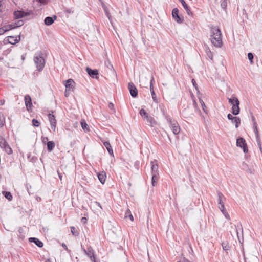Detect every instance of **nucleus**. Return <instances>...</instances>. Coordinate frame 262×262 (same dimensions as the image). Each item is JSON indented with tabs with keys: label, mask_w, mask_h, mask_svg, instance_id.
Wrapping results in <instances>:
<instances>
[{
	"label": "nucleus",
	"mask_w": 262,
	"mask_h": 262,
	"mask_svg": "<svg viewBox=\"0 0 262 262\" xmlns=\"http://www.w3.org/2000/svg\"><path fill=\"white\" fill-rule=\"evenodd\" d=\"M210 39L212 44L216 47H221L222 45V33L220 29L216 26L210 27Z\"/></svg>",
	"instance_id": "1"
},
{
	"label": "nucleus",
	"mask_w": 262,
	"mask_h": 262,
	"mask_svg": "<svg viewBox=\"0 0 262 262\" xmlns=\"http://www.w3.org/2000/svg\"><path fill=\"white\" fill-rule=\"evenodd\" d=\"M34 61L36 64L37 70L42 71L45 64V60L43 57V54L41 51L36 52L34 56Z\"/></svg>",
	"instance_id": "2"
},
{
	"label": "nucleus",
	"mask_w": 262,
	"mask_h": 262,
	"mask_svg": "<svg viewBox=\"0 0 262 262\" xmlns=\"http://www.w3.org/2000/svg\"><path fill=\"white\" fill-rule=\"evenodd\" d=\"M102 73L110 77H116V73L114 69L113 66L108 60L105 61L104 67L102 71Z\"/></svg>",
	"instance_id": "3"
},
{
	"label": "nucleus",
	"mask_w": 262,
	"mask_h": 262,
	"mask_svg": "<svg viewBox=\"0 0 262 262\" xmlns=\"http://www.w3.org/2000/svg\"><path fill=\"white\" fill-rule=\"evenodd\" d=\"M229 103L232 105V113L236 115L239 113L240 108L239 107V101L234 96H232L231 98H228Z\"/></svg>",
	"instance_id": "4"
},
{
	"label": "nucleus",
	"mask_w": 262,
	"mask_h": 262,
	"mask_svg": "<svg viewBox=\"0 0 262 262\" xmlns=\"http://www.w3.org/2000/svg\"><path fill=\"white\" fill-rule=\"evenodd\" d=\"M236 145L242 148L244 153L248 152V149L245 140L242 137L238 138L236 140Z\"/></svg>",
	"instance_id": "5"
},
{
	"label": "nucleus",
	"mask_w": 262,
	"mask_h": 262,
	"mask_svg": "<svg viewBox=\"0 0 262 262\" xmlns=\"http://www.w3.org/2000/svg\"><path fill=\"white\" fill-rule=\"evenodd\" d=\"M89 75L92 78L96 80L99 79V72L97 69H92L89 67H86L85 69Z\"/></svg>",
	"instance_id": "6"
},
{
	"label": "nucleus",
	"mask_w": 262,
	"mask_h": 262,
	"mask_svg": "<svg viewBox=\"0 0 262 262\" xmlns=\"http://www.w3.org/2000/svg\"><path fill=\"white\" fill-rule=\"evenodd\" d=\"M14 19H18L21 18H23L25 16H27L30 15L29 12H26L22 10H17L14 12Z\"/></svg>",
	"instance_id": "7"
},
{
	"label": "nucleus",
	"mask_w": 262,
	"mask_h": 262,
	"mask_svg": "<svg viewBox=\"0 0 262 262\" xmlns=\"http://www.w3.org/2000/svg\"><path fill=\"white\" fill-rule=\"evenodd\" d=\"M172 15L173 19L178 23L181 24L183 21V17H181L179 15V10L177 8H174L172 11Z\"/></svg>",
	"instance_id": "8"
},
{
	"label": "nucleus",
	"mask_w": 262,
	"mask_h": 262,
	"mask_svg": "<svg viewBox=\"0 0 262 262\" xmlns=\"http://www.w3.org/2000/svg\"><path fill=\"white\" fill-rule=\"evenodd\" d=\"M48 119L50 121V125L53 132H55L56 128V120L54 115L49 114L48 115Z\"/></svg>",
	"instance_id": "9"
},
{
	"label": "nucleus",
	"mask_w": 262,
	"mask_h": 262,
	"mask_svg": "<svg viewBox=\"0 0 262 262\" xmlns=\"http://www.w3.org/2000/svg\"><path fill=\"white\" fill-rule=\"evenodd\" d=\"M75 83H66L65 86H66V91L64 92V96L66 97H68L69 96L70 93L71 92L73 91L74 88H75Z\"/></svg>",
	"instance_id": "10"
},
{
	"label": "nucleus",
	"mask_w": 262,
	"mask_h": 262,
	"mask_svg": "<svg viewBox=\"0 0 262 262\" xmlns=\"http://www.w3.org/2000/svg\"><path fill=\"white\" fill-rule=\"evenodd\" d=\"M128 88L132 97L134 98L136 97L138 95V90L134 85V83H128Z\"/></svg>",
	"instance_id": "11"
},
{
	"label": "nucleus",
	"mask_w": 262,
	"mask_h": 262,
	"mask_svg": "<svg viewBox=\"0 0 262 262\" xmlns=\"http://www.w3.org/2000/svg\"><path fill=\"white\" fill-rule=\"evenodd\" d=\"M25 103L28 111H31L32 103L31 97L27 95L25 96Z\"/></svg>",
	"instance_id": "12"
},
{
	"label": "nucleus",
	"mask_w": 262,
	"mask_h": 262,
	"mask_svg": "<svg viewBox=\"0 0 262 262\" xmlns=\"http://www.w3.org/2000/svg\"><path fill=\"white\" fill-rule=\"evenodd\" d=\"M84 251L85 253L87 255V256L90 258L91 261L93 262H96L95 257L94 255V252L92 248H88L86 250H84Z\"/></svg>",
	"instance_id": "13"
},
{
	"label": "nucleus",
	"mask_w": 262,
	"mask_h": 262,
	"mask_svg": "<svg viewBox=\"0 0 262 262\" xmlns=\"http://www.w3.org/2000/svg\"><path fill=\"white\" fill-rule=\"evenodd\" d=\"M145 120L146 121V124L151 127H156L157 125V121L154 118L150 115H148L147 117L146 118Z\"/></svg>",
	"instance_id": "14"
},
{
	"label": "nucleus",
	"mask_w": 262,
	"mask_h": 262,
	"mask_svg": "<svg viewBox=\"0 0 262 262\" xmlns=\"http://www.w3.org/2000/svg\"><path fill=\"white\" fill-rule=\"evenodd\" d=\"M20 40V36L14 37V36H9L7 40L5 39V41H8L9 43L14 45L18 43Z\"/></svg>",
	"instance_id": "15"
},
{
	"label": "nucleus",
	"mask_w": 262,
	"mask_h": 262,
	"mask_svg": "<svg viewBox=\"0 0 262 262\" xmlns=\"http://www.w3.org/2000/svg\"><path fill=\"white\" fill-rule=\"evenodd\" d=\"M151 174L152 176H158V165L157 163H155V162H151Z\"/></svg>",
	"instance_id": "16"
},
{
	"label": "nucleus",
	"mask_w": 262,
	"mask_h": 262,
	"mask_svg": "<svg viewBox=\"0 0 262 262\" xmlns=\"http://www.w3.org/2000/svg\"><path fill=\"white\" fill-rule=\"evenodd\" d=\"M57 18V17L56 15H53L52 17L48 16L45 18L44 23L45 25L49 26L52 25Z\"/></svg>",
	"instance_id": "17"
},
{
	"label": "nucleus",
	"mask_w": 262,
	"mask_h": 262,
	"mask_svg": "<svg viewBox=\"0 0 262 262\" xmlns=\"http://www.w3.org/2000/svg\"><path fill=\"white\" fill-rule=\"evenodd\" d=\"M167 121L169 123V126L170 128L174 127L175 126H179V125L177 121L172 119L169 116H166Z\"/></svg>",
	"instance_id": "18"
},
{
	"label": "nucleus",
	"mask_w": 262,
	"mask_h": 262,
	"mask_svg": "<svg viewBox=\"0 0 262 262\" xmlns=\"http://www.w3.org/2000/svg\"><path fill=\"white\" fill-rule=\"evenodd\" d=\"M97 177L102 184H104L106 178V174L104 171H102L97 173Z\"/></svg>",
	"instance_id": "19"
},
{
	"label": "nucleus",
	"mask_w": 262,
	"mask_h": 262,
	"mask_svg": "<svg viewBox=\"0 0 262 262\" xmlns=\"http://www.w3.org/2000/svg\"><path fill=\"white\" fill-rule=\"evenodd\" d=\"M29 242L34 243L38 247H42L43 243L39 239L35 237H30L29 239Z\"/></svg>",
	"instance_id": "20"
},
{
	"label": "nucleus",
	"mask_w": 262,
	"mask_h": 262,
	"mask_svg": "<svg viewBox=\"0 0 262 262\" xmlns=\"http://www.w3.org/2000/svg\"><path fill=\"white\" fill-rule=\"evenodd\" d=\"M179 1H181L182 5L183 6L184 8L185 9L187 14L189 16H192L193 14H192V12L191 11L189 7L188 6L187 4L185 2V1L184 0H179Z\"/></svg>",
	"instance_id": "21"
},
{
	"label": "nucleus",
	"mask_w": 262,
	"mask_h": 262,
	"mask_svg": "<svg viewBox=\"0 0 262 262\" xmlns=\"http://www.w3.org/2000/svg\"><path fill=\"white\" fill-rule=\"evenodd\" d=\"M252 120L253 121V129H254V132L255 134L256 140H257V139L258 140L260 138V136L258 134V129H257V123H256V121H255V119L253 117H252Z\"/></svg>",
	"instance_id": "22"
},
{
	"label": "nucleus",
	"mask_w": 262,
	"mask_h": 262,
	"mask_svg": "<svg viewBox=\"0 0 262 262\" xmlns=\"http://www.w3.org/2000/svg\"><path fill=\"white\" fill-rule=\"evenodd\" d=\"M103 145L105 147V148H106V149H107V151L108 152V153L111 155L114 156L113 151V149L112 148V147H111V145L110 142H108V141L103 142Z\"/></svg>",
	"instance_id": "23"
},
{
	"label": "nucleus",
	"mask_w": 262,
	"mask_h": 262,
	"mask_svg": "<svg viewBox=\"0 0 262 262\" xmlns=\"http://www.w3.org/2000/svg\"><path fill=\"white\" fill-rule=\"evenodd\" d=\"M217 195H218V204L219 205L224 204V202L225 201L226 198L220 192H218Z\"/></svg>",
	"instance_id": "24"
},
{
	"label": "nucleus",
	"mask_w": 262,
	"mask_h": 262,
	"mask_svg": "<svg viewBox=\"0 0 262 262\" xmlns=\"http://www.w3.org/2000/svg\"><path fill=\"white\" fill-rule=\"evenodd\" d=\"M55 147V143L53 141H49L47 143V148L49 151L53 150Z\"/></svg>",
	"instance_id": "25"
},
{
	"label": "nucleus",
	"mask_w": 262,
	"mask_h": 262,
	"mask_svg": "<svg viewBox=\"0 0 262 262\" xmlns=\"http://www.w3.org/2000/svg\"><path fill=\"white\" fill-rule=\"evenodd\" d=\"M139 113L144 120H145L146 118H147V116H148V114L143 108H142L140 110Z\"/></svg>",
	"instance_id": "26"
},
{
	"label": "nucleus",
	"mask_w": 262,
	"mask_h": 262,
	"mask_svg": "<svg viewBox=\"0 0 262 262\" xmlns=\"http://www.w3.org/2000/svg\"><path fill=\"white\" fill-rule=\"evenodd\" d=\"M232 122L234 124H235V127L237 128L238 127L239 125L241 123V120L239 118L237 117H235L232 120Z\"/></svg>",
	"instance_id": "27"
},
{
	"label": "nucleus",
	"mask_w": 262,
	"mask_h": 262,
	"mask_svg": "<svg viewBox=\"0 0 262 262\" xmlns=\"http://www.w3.org/2000/svg\"><path fill=\"white\" fill-rule=\"evenodd\" d=\"M242 167L244 170L247 171L249 173H252V169L249 168L248 165L245 162H243L242 163Z\"/></svg>",
	"instance_id": "28"
},
{
	"label": "nucleus",
	"mask_w": 262,
	"mask_h": 262,
	"mask_svg": "<svg viewBox=\"0 0 262 262\" xmlns=\"http://www.w3.org/2000/svg\"><path fill=\"white\" fill-rule=\"evenodd\" d=\"M150 91L151 92L154 101H156V94L154 90L153 83H150Z\"/></svg>",
	"instance_id": "29"
},
{
	"label": "nucleus",
	"mask_w": 262,
	"mask_h": 262,
	"mask_svg": "<svg viewBox=\"0 0 262 262\" xmlns=\"http://www.w3.org/2000/svg\"><path fill=\"white\" fill-rule=\"evenodd\" d=\"M3 194L5 197L9 201H11L12 199V195L11 193L8 191H3Z\"/></svg>",
	"instance_id": "30"
},
{
	"label": "nucleus",
	"mask_w": 262,
	"mask_h": 262,
	"mask_svg": "<svg viewBox=\"0 0 262 262\" xmlns=\"http://www.w3.org/2000/svg\"><path fill=\"white\" fill-rule=\"evenodd\" d=\"M5 26L6 27L7 31L16 28L14 22L12 23L11 24L5 25Z\"/></svg>",
	"instance_id": "31"
},
{
	"label": "nucleus",
	"mask_w": 262,
	"mask_h": 262,
	"mask_svg": "<svg viewBox=\"0 0 262 262\" xmlns=\"http://www.w3.org/2000/svg\"><path fill=\"white\" fill-rule=\"evenodd\" d=\"M15 28H18L24 25V21L23 20H17L14 22Z\"/></svg>",
	"instance_id": "32"
},
{
	"label": "nucleus",
	"mask_w": 262,
	"mask_h": 262,
	"mask_svg": "<svg viewBox=\"0 0 262 262\" xmlns=\"http://www.w3.org/2000/svg\"><path fill=\"white\" fill-rule=\"evenodd\" d=\"M5 152L8 154H11L12 153V150L10 146L7 144L5 147L3 148Z\"/></svg>",
	"instance_id": "33"
},
{
	"label": "nucleus",
	"mask_w": 262,
	"mask_h": 262,
	"mask_svg": "<svg viewBox=\"0 0 262 262\" xmlns=\"http://www.w3.org/2000/svg\"><path fill=\"white\" fill-rule=\"evenodd\" d=\"M173 133L174 135H178L179 134L180 132V126H175L174 127L171 128Z\"/></svg>",
	"instance_id": "34"
},
{
	"label": "nucleus",
	"mask_w": 262,
	"mask_h": 262,
	"mask_svg": "<svg viewBox=\"0 0 262 262\" xmlns=\"http://www.w3.org/2000/svg\"><path fill=\"white\" fill-rule=\"evenodd\" d=\"M221 6L224 10H225L227 6V0H221Z\"/></svg>",
	"instance_id": "35"
},
{
	"label": "nucleus",
	"mask_w": 262,
	"mask_h": 262,
	"mask_svg": "<svg viewBox=\"0 0 262 262\" xmlns=\"http://www.w3.org/2000/svg\"><path fill=\"white\" fill-rule=\"evenodd\" d=\"M206 53L207 54L208 57L212 60L213 58V55H212V53H211V51L210 50V49L208 48H206Z\"/></svg>",
	"instance_id": "36"
},
{
	"label": "nucleus",
	"mask_w": 262,
	"mask_h": 262,
	"mask_svg": "<svg viewBox=\"0 0 262 262\" xmlns=\"http://www.w3.org/2000/svg\"><path fill=\"white\" fill-rule=\"evenodd\" d=\"M158 180V176H152L151 178V184L153 186H155L156 185V181Z\"/></svg>",
	"instance_id": "37"
},
{
	"label": "nucleus",
	"mask_w": 262,
	"mask_h": 262,
	"mask_svg": "<svg viewBox=\"0 0 262 262\" xmlns=\"http://www.w3.org/2000/svg\"><path fill=\"white\" fill-rule=\"evenodd\" d=\"M81 125L82 129L84 130H88V124L86 123V122L84 121H82L81 122Z\"/></svg>",
	"instance_id": "38"
},
{
	"label": "nucleus",
	"mask_w": 262,
	"mask_h": 262,
	"mask_svg": "<svg viewBox=\"0 0 262 262\" xmlns=\"http://www.w3.org/2000/svg\"><path fill=\"white\" fill-rule=\"evenodd\" d=\"M71 231L72 234L74 236H77L78 234L77 230L74 227H71Z\"/></svg>",
	"instance_id": "39"
},
{
	"label": "nucleus",
	"mask_w": 262,
	"mask_h": 262,
	"mask_svg": "<svg viewBox=\"0 0 262 262\" xmlns=\"http://www.w3.org/2000/svg\"><path fill=\"white\" fill-rule=\"evenodd\" d=\"M219 208L220 210L222 212L223 214H227V212L225 210L224 204L219 205Z\"/></svg>",
	"instance_id": "40"
},
{
	"label": "nucleus",
	"mask_w": 262,
	"mask_h": 262,
	"mask_svg": "<svg viewBox=\"0 0 262 262\" xmlns=\"http://www.w3.org/2000/svg\"><path fill=\"white\" fill-rule=\"evenodd\" d=\"M7 144H8L5 140L2 139H0V146L2 148H4L5 146H6Z\"/></svg>",
	"instance_id": "41"
},
{
	"label": "nucleus",
	"mask_w": 262,
	"mask_h": 262,
	"mask_svg": "<svg viewBox=\"0 0 262 262\" xmlns=\"http://www.w3.org/2000/svg\"><path fill=\"white\" fill-rule=\"evenodd\" d=\"M248 58L250 62V63L251 64H253V55L252 54V53H248Z\"/></svg>",
	"instance_id": "42"
},
{
	"label": "nucleus",
	"mask_w": 262,
	"mask_h": 262,
	"mask_svg": "<svg viewBox=\"0 0 262 262\" xmlns=\"http://www.w3.org/2000/svg\"><path fill=\"white\" fill-rule=\"evenodd\" d=\"M32 122L33 125L34 126L38 127L40 125L39 122L35 119H33Z\"/></svg>",
	"instance_id": "43"
},
{
	"label": "nucleus",
	"mask_w": 262,
	"mask_h": 262,
	"mask_svg": "<svg viewBox=\"0 0 262 262\" xmlns=\"http://www.w3.org/2000/svg\"><path fill=\"white\" fill-rule=\"evenodd\" d=\"M223 249L225 251H227L229 250L230 247L228 244H225L224 243H222V244Z\"/></svg>",
	"instance_id": "44"
},
{
	"label": "nucleus",
	"mask_w": 262,
	"mask_h": 262,
	"mask_svg": "<svg viewBox=\"0 0 262 262\" xmlns=\"http://www.w3.org/2000/svg\"><path fill=\"white\" fill-rule=\"evenodd\" d=\"M6 32H7V30L5 25L0 28V35L4 34Z\"/></svg>",
	"instance_id": "45"
},
{
	"label": "nucleus",
	"mask_w": 262,
	"mask_h": 262,
	"mask_svg": "<svg viewBox=\"0 0 262 262\" xmlns=\"http://www.w3.org/2000/svg\"><path fill=\"white\" fill-rule=\"evenodd\" d=\"M200 102L202 105L203 110L204 111V112L206 113V107L205 106V103L204 102L203 100H201V99H200Z\"/></svg>",
	"instance_id": "46"
},
{
	"label": "nucleus",
	"mask_w": 262,
	"mask_h": 262,
	"mask_svg": "<svg viewBox=\"0 0 262 262\" xmlns=\"http://www.w3.org/2000/svg\"><path fill=\"white\" fill-rule=\"evenodd\" d=\"M4 118L0 115V128L2 127L4 125Z\"/></svg>",
	"instance_id": "47"
},
{
	"label": "nucleus",
	"mask_w": 262,
	"mask_h": 262,
	"mask_svg": "<svg viewBox=\"0 0 262 262\" xmlns=\"http://www.w3.org/2000/svg\"><path fill=\"white\" fill-rule=\"evenodd\" d=\"M256 142H257V145L258 146V147H259L261 152L262 153V147H261L260 139H259L258 140V139L256 140Z\"/></svg>",
	"instance_id": "48"
},
{
	"label": "nucleus",
	"mask_w": 262,
	"mask_h": 262,
	"mask_svg": "<svg viewBox=\"0 0 262 262\" xmlns=\"http://www.w3.org/2000/svg\"><path fill=\"white\" fill-rule=\"evenodd\" d=\"M108 108L111 110H114V105L113 103L110 102L108 105Z\"/></svg>",
	"instance_id": "49"
},
{
	"label": "nucleus",
	"mask_w": 262,
	"mask_h": 262,
	"mask_svg": "<svg viewBox=\"0 0 262 262\" xmlns=\"http://www.w3.org/2000/svg\"><path fill=\"white\" fill-rule=\"evenodd\" d=\"M235 117L233 116L231 114H228L227 115V118L229 120H231V121L235 118Z\"/></svg>",
	"instance_id": "50"
},
{
	"label": "nucleus",
	"mask_w": 262,
	"mask_h": 262,
	"mask_svg": "<svg viewBox=\"0 0 262 262\" xmlns=\"http://www.w3.org/2000/svg\"><path fill=\"white\" fill-rule=\"evenodd\" d=\"M192 85H193V86L195 88V89L197 91V93L198 94L199 92L198 91V87L197 83H192Z\"/></svg>",
	"instance_id": "51"
},
{
	"label": "nucleus",
	"mask_w": 262,
	"mask_h": 262,
	"mask_svg": "<svg viewBox=\"0 0 262 262\" xmlns=\"http://www.w3.org/2000/svg\"><path fill=\"white\" fill-rule=\"evenodd\" d=\"M130 213V210L129 209H127L125 212V217H127V215H129Z\"/></svg>",
	"instance_id": "52"
},
{
	"label": "nucleus",
	"mask_w": 262,
	"mask_h": 262,
	"mask_svg": "<svg viewBox=\"0 0 262 262\" xmlns=\"http://www.w3.org/2000/svg\"><path fill=\"white\" fill-rule=\"evenodd\" d=\"M105 13H106V15L107 16V17H108L109 20H111V15H110V13L108 12H107V11H105Z\"/></svg>",
	"instance_id": "53"
},
{
	"label": "nucleus",
	"mask_w": 262,
	"mask_h": 262,
	"mask_svg": "<svg viewBox=\"0 0 262 262\" xmlns=\"http://www.w3.org/2000/svg\"><path fill=\"white\" fill-rule=\"evenodd\" d=\"M128 217L132 221H134V217L131 213L128 215Z\"/></svg>",
	"instance_id": "54"
},
{
	"label": "nucleus",
	"mask_w": 262,
	"mask_h": 262,
	"mask_svg": "<svg viewBox=\"0 0 262 262\" xmlns=\"http://www.w3.org/2000/svg\"><path fill=\"white\" fill-rule=\"evenodd\" d=\"M63 82H74L73 80L72 79H68V80H66L65 81H64Z\"/></svg>",
	"instance_id": "55"
},
{
	"label": "nucleus",
	"mask_w": 262,
	"mask_h": 262,
	"mask_svg": "<svg viewBox=\"0 0 262 262\" xmlns=\"http://www.w3.org/2000/svg\"><path fill=\"white\" fill-rule=\"evenodd\" d=\"M62 247H63L66 250H68V247H67V245H66L65 244L63 243V244H62Z\"/></svg>",
	"instance_id": "56"
},
{
	"label": "nucleus",
	"mask_w": 262,
	"mask_h": 262,
	"mask_svg": "<svg viewBox=\"0 0 262 262\" xmlns=\"http://www.w3.org/2000/svg\"><path fill=\"white\" fill-rule=\"evenodd\" d=\"M48 141V137H45L43 139V142H45V141Z\"/></svg>",
	"instance_id": "57"
},
{
	"label": "nucleus",
	"mask_w": 262,
	"mask_h": 262,
	"mask_svg": "<svg viewBox=\"0 0 262 262\" xmlns=\"http://www.w3.org/2000/svg\"><path fill=\"white\" fill-rule=\"evenodd\" d=\"M4 100H2L0 101V105H3L4 104Z\"/></svg>",
	"instance_id": "58"
},
{
	"label": "nucleus",
	"mask_w": 262,
	"mask_h": 262,
	"mask_svg": "<svg viewBox=\"0 0 262 262\" xmlns=\"http://www.w3.org/2000/svg\"><path fill=\"white\" fill-rule=\"evenodd\" d=\"M223 214L225 215V216L227 219H229V214H228V213H227V214Z\"/></svg>",
	"instance_id": "59"
},
{
	"label": "nucleus",
	"mask_w": 262,
	"mask_h": 262,
	"mask_svg": "<svg viewBox=\"0 0 262 262\" xmlns=\"http://www.w3.org/2000/svg\"><path fill=\"white\" fill-rule=\"evenodd\" d=\"M96 204L99 206L100 208H101V206L100 205V204L99 202H96Z\"/></svg>",
	"instance_id": "60"
},
{
	"label": "nucleus",
	"mask_w": 262,
	"mask_h": 262,
	"mask_svg": "<svg viewBox=\"0 0 262 262\" xmlns=\"http://www.w3.org/2000/svg\"><path fill=\"white\" fill-rule=\"evenodd\" d=\"M21 59H22L23 60H24V59H25V57H24V55H22V56H21Z\"/></svg>",
	"instance_id": "61"
},
{
	"label": "nucleus",
	"mask_w": 262,
	"mask_h": 262,
	"mask_svg": "<svg viewBox=\"0 0 262 262\" xmlns=\"http://www.w3.org/2000/svg\"><path fill=\"white\" fill-rule=\"evenodd\" d=\"M85 220H86V218L85 217H83L82 218V221H85Z\"/></svg>",
	"instance_id": "62"
},
{
	"label": "nucleus",
	"mask_w": 262,
	"mask_h": 262,
	"mask_svg": "<svg viewBox=\"0 0 262 262\" xmlns=\"http://www.w3.org/2000/svg\"><path fill=\"white\" fill-rule=\"evenodd\" d=\"M191 82H195V81H194V79H193L192 80Z\"/></svg>",
	"instance_id": "63"
}]
</instances>
